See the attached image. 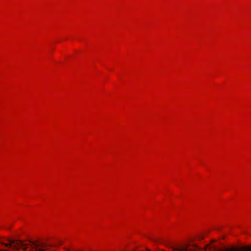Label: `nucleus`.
I'll return each mask as SVG.
<instances>
[{"mask_svg":"<svg viewBox=\"0 0 251 251\" xmlns=\"http://www.w3.org/2000/svg\"><path fill=\"white\" fill-rule=\"evenodd\" d=\"M9 243L5 244L0 242L5 247L13 249L18 250L21 248L24 251H44L46 250L47 245L41 241H33L29 240L27 243L20 240L7 239Z\"/></svg>","mask_w":251,"mask_h":251,"instance_id":"f257e3e1","label":"nucleus"},{"mask_svg":"<svg viewBox=\"0 0 251 251\" xmlns=\"http://www.w3.org/2000/svg\"><path fill=\"white\" fill-rule=\"evenodd\" d=\"M203 238V236H201V237H199V239H202Z\"/></svg>","mask_w":251,"mask_h":251,"instance_id":"f03ea898","label":"nucleus"},{"mask_svg":"<svg viewBox=\"0 0 251 251\" xmlns=\"http://www.w3.org/2000/svg\"><path fill=\"white\" fill-rule=\"evenodd\" d=\"M206 248H211V247H210L209 245H208V246H207V247H206Z\"/></svg>","mask_w":251,"mask_h":251,"instance_id":"7ed1b4c3","label":"nucleus"}]
</instances>
